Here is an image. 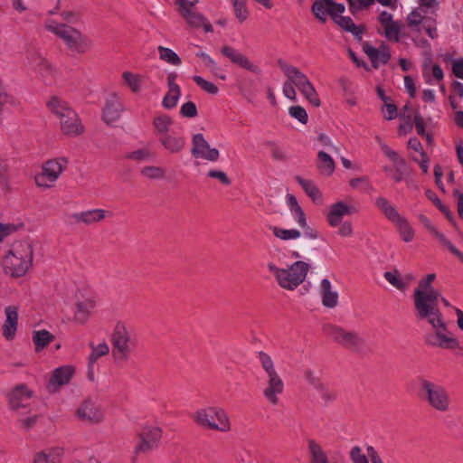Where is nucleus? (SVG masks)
I'll return each instance as SVG.
<instances>
[{"label": "nucleus", "mask_w": 463, "mask_h": 463, "mask_svg": "<svg viewBox=\"0 0 463 463\" xmlns=\"http://www.w3.org/2000/svg\"><path fill=\"white\" fill-rule=\"evenodd\" d=\"M436 279L434 273L428 274L420 279L418 287L413 291L415 316L419 320L427 321L433 328L432 333L426 334L425 344L432 347L443 349H457L458 340L449 331L442 313L439 308L441 294L432 286Z\"/></svg>", "instance_id": "f257e3e1"}, {"label": "nucleus", "mask_w": 463, "mask_h": 463, "mask_svg": "<svg viewBox=\"0 0 463 463\" xmlns=\"http://www.w3.org/2000/svg\"><path fill=\"white\" fill-rule=\"evenodd\" d=\"M33 246L28 241H17L12 245L8 253L3 259V268L5 274L13 278L24 276L33 264Z\"/></svg>", "instance_id": "f03ea898"}, {"label": "nucleus", "mask_w": 463, "mask_h": 463, "mask_svg": "<svg viewBox=\"0 0 463 463\" xmlns=\"http://www.w3.org/2000/svg\"><path fill=\"white\" fill-rule=\"evenodd\" d=\"M191 419L203 430L229 432L232 424L228 413L219 406H207L196 410Z\"/></svg>", "instance_id": "7ed1b4c3"}, {"label": "nucleus", "mask_w": 463, "mask_h": 463, "mask_svg": "<svg viewBox=\"0 0 463 463\" xmlns=\"http://www.w3.org/2000/svg\"><path fill=\"white\" fill-rule=\"evenodd\" d=\"M418 383L419 397L421 401L441 413H446L450 410L451 399L445 387L424 377H420Z\"/></svg>", "instance_id": "20e7f679"}, {"label": "nucleus", "mask_w": 463, "mask_h": 463, "mask_svg": "<svg viewBox=\"0 0 463 463\" xmlns=\"http://www.w3.org/2000/svg\"><path fill=\"white\" fill-rule=\"evenodd\" d=\"M46 27L49 31L62 39L67 48L72 52L84 54L89 52L92 46L90 39L80 31L71 26L52 21L46 24Z\"/></svg>", "instance_id": "39448f33"}, {"label": "nucleus", "mask_w": 463, "mask_h": 463, "mask_svg": "<svg viewBox=\"0 0 463 463\" xmlns=\"http://www.w3.org/2000/svg\"><path fill=\"white\" fill-rule=\"evenodd\" d=\"M259 359L266 373V386L263 389V395L269 403L276 406L279 402V396L284 392L283 380L277 372L272 358L268 354L260 352Z\"/></svg>", "instance_id": "423d86ee"}, {"label": "nucleus", "mask_w": 463, "mask_h": 463, "mask_svg": "<svg viewBox=\"0 0 463 463\" xmlns=\"http://www.w3.org/2000/svg\"><path fill=\"white\" fill-rule=\"evenodd\" d=\"M112 356L116 362H127L135 351L136 342L130 332L122 322H118L111 335Z\"/></svg>", "instance_id": "0eeeda50"}, {"label": "nucleus", "mask_w": 463, "mask_h": 463, "mask_svg": "<svg viewBox=\"0 0 463 463\" xmlns=\"http://www.w3.org/2000/svg\"><path fill=\"white\" fill-rule=\"evenodd\" d=\"M323 331L332 341L351 352L359 353L365 346V340L355 331L331 324L325 325Z\"/></svg>", "instance_id": "6e6552de"}, {"label": "nucleus", "mask_w": 463, "mask_h": 463, "mask_svg": "<svg viewBox=\"0 0 463 463\" xmlns=\"http://www.w3.org/2000/svg\"><path fill=\"white\" fill-rule=\"evenodd\" d=\"M26 65L35 71L46 84H52L55 81L57 70L38 50L34 48L27 50Z\"/></svg>", "instance_id": "1a4fd4ad"}, {"label": "nucleus", "mask_w": 463, "mask_h": 463, "mask_svg": "<svg viewBox=\"0 0 463 463\" xmlns=\"http://www.w3.org/2000/svg\"><path fill=\"white\" fill-rule=\"evenodd\" d=\"M68 160L59 157L46 161L42 172L35 175V184L39 187L51 188L53 186L61 174L67 168Z\"/></svg>", "instance_id": "9d476101"}, {"label": "nucleus", "mask_w": 463, "mask_h": 463, "mask_svg": "<svg viewBox=\"0 0 463 463\" xmlns=\"http://www.w3.org/2000/svg\"><path fill=\"white\" fill-rule=\"evenodd\" d=\"M309 265L302 260L294 262L288 269H282L278 278V284L285 289L293 290L306 279Z\"/></svg>", "instance_id": "9b49d317"}, {"label": "nucleus", "mask_w": 463, "mask_h": 463, "mask_svg": "<svg viewBox=\"0 0 463 463\" xmlns=\"http://www.w3.org/2000/svg\"><path fill=\"white\" fill-rule=\"evenodd\" d=\"M33 394V392L26 384H17L7 394L10 409L21 415L30 412Z\"/></svg>", "instance_id": "f8f14e48"}, {"label": "nucleus", "mask_w": 463, "mask_h": 463, "mask_svg": "<svg viewBox=\"0 0 463 463\" xmlns=\"http://www.w3.org/2000/svg\"><path fill=\"white\" fill-rule=\"evenodd\" d=\"M163 430L156 425H145L139 430L138 443L135 448L136 454H146L158 448L162 439Z\"/></svg>", "instance_id": "ddd939ff"}, {"label": "nucleus", "mask_w": 463, "mask_h": 463, "mask_svg": "<svg viewBox=\"0 0 463 463\" xmlns=\"http://www.w3.org/2000/svg\"><path fill=\"white\" fill-rule=\"evenodd\" d=\"M77 419L88 425L100 423L104 414L100 407L91 399H85L76 410Z\"/></svg>", "instance_id": "4468645a"}, {"label": "nucleus", "mask_w": 463, "mask_h": 463, "mask_svg": "<svg viewBox=\"0 0 463 463\" xmlns=\"http://www.w3.org/2000/svg\"><path fill=\"white\" fill-rule=\"evenodd\" d=\"M191 154L194 158H202L211 162H215L220 157L219 150L212 148L201 133L193 136Z\"/></svg>", "instance_id": "2eb2a0df"}, {"label": "nucleus", "mask_w": 463, "mask_h": 463, "mask_svg": "<svg viewBox=\"0 0 463 463\" xmlns=\"http://www.w3.org/2000/svg\"><path fill=\"white\" fill-rule=\"evenodd\" d=\"M197 3L198 0H175V4L178 6V13L193 27L202 26L205 20L204 16L195 10Z\"/></svg>", "instance_id": "dca6fc26"}, {"label": "nucleus", "mask_w": 463, "mask_h": 463, "mask_svg": "<svg viewBox=\"0 0 463 463\" xmlns=\"http://www.w3.org/2000/svg\"><path fill=\"white\" fill-rule=\"evenodd\" d=\"M221 53L228 58L232 63L247 70L252 73L260 74L261 72L260 68L253 63L245 54L240 52L230 45H224L221 49Z\"/></svg>", "instance_id": "f3484780"}, {"label": "nucleus", "mask_w": 463, "mask_h": 463, "mask_svg": "<svg viewBox=\"0 0 463 463\" xmlns=\"http://www.w3.org/2000/svg\"><path fill=\"white\" fill-rule=\"evenodd\" d=\"M124 111V105L117 93H111L106 99L103 109H102V119L103 121L110 125L121 117V113Z\"/></svg>", "instance_id": "a211bd4d"}, {"label": "nucleus", "mask_w": 463, "mask_h": 463, "mask_svg": "<svg viewBox=\"0 0 463 463\" xmlns=\"http://www.w3.org/2000/svg\"><path fill=\"white\" fill-rule=\"evenodd\" d=\"M278 65L287 79H288V80H290V82L297 87L299 91L305 87H308L311 83L308 78L298 68L280 59L278 61Z\"/></svg>", "instance_id": "6ab92c4d"}, {"label": "nucleus", "mask_w": 463, "mask_h": 463, "mask_svg": "<svg viewBox=\"0 0 463 463\" xmlns=\"http://www.w3.org/2000/svg\"><path fill=\"white\" fill-rule=\"evenodd\" d=\"M74 374V368L71 365H64L56 368L47 383V389L50 392H55L62 385L70 383Z\"/></svg>", "instance_id": "aec40b11"}, {"label": "nucleus", "mask_w": 463, "mask_h": 463, "mask_svg": "<svg viewBox=\"0 0 463 463\" xmlns=\"http://www.w3.org/2000/svg\"><path fill=\"white\" fill-rule=\"evenodd\" d=\"M60 127L66 136L76 137L84 132V127L75 111H69L64 118H61Z\"/></svg>", "instance_id": "412c9836"}, {"label": "nucleus", "mask_w": 463, "mask_h": 463, "mask_svg": "<svg viewBox=\"0 0 463 463\" xmlns=\"http://www.w3.org/2000/svg\"><path fill=\"white\" fill-rule=\"evenodd\" d=\"M355 212L354 207L347 205L344 202H337L331 205L326 220L331 227H336L341 224L344 216L350 215Z\"/></svg>", "instance_id": "4be33fe9"}, {"label": "nucleus", "mask_w": 463, "mask_h": 463, "mask_svg": "<svg viewBox=\"0 0 463 463\" xmlns=\"http://www.w3.org/2000/svg\"><path fill=\"white\" fill-rule=\"evenodd\" d=\"M5 320L3 325V335L6 340H13L18 326V307L8 306L5 308Z\"/></svg>", "instance_id": "5701e85b"}, {"label": "nucleus", "mask_w": 463, "mask_h": 463, "mask_svg": "<svg viewBox=\"0 0 463 463\" xmlns=\"http://www.w3.org/2000/svg\"><path fill=\"white\" fill-rule=\"evenodd\" d=\"M161 146L171 154H180L185 147V137L175 131L164 136L158 139Z\"/></svg>", "instance_id": "b1692460"}, {"label": "nucleus", "mask_w": 463, "mask_h": 463, "mask_svg": "<svg viewBox=\"0 0 463 463\" xmlns=\"http://www.w3.org/2000/svg\"><path fill=\"white\" fill-rule=\"evenodd\" d=\"M107 215L111 216L112 213L103 209H93L74 213L72 218L77 223L91 225L102 222Z\"/></svg>", "instance_id": "393cba45"}, {"label": "nucleus", "mask_w": 463, "mask_h": 463, "mask_svg": "<svg viewBox=\"0 0 463 463\" xmlns=\"http://www.w3.org/2000/svg\"><path fill=\"white\" fill-rule=\"evenodd\" d=\"M320 295L322 304L329 308H334L338 303V294L332 290L331 282L327 279H324L320 284Z\"/></svg>", "instance_id": "a878e982"}, {"label": "nucleus", "mask_w": 463, "mask_h": 463, "mask_svg": "<svg viewBox=\"0 0 463 463\" xmlns=\"http://www.w3.org/2000/svg\"><path fill=\"white\" fill-rule=\"evenodd\" d=\"M62 450L59 448H49L36 452L33 463H61Z\"/></svg>", "instance_id": "bb28decb"}, {"label": "nucleus", "mask_w": 463, "mask_h": 463, "mask_svg": "<svg viewBox=\"0 0 463 463\" xmlns=\"http://www.w3.org/2000/svg\"><path fill=\"white\" fill-rule=\"evenodd\" d=\"M173 123V118L166 114H159L154 118L152 124L157 139L172 132Z\"/></svg>", "instance_id": "cd10ccee"}, {"label": "nucleus", "mask_w": 463, "mask_h": 463, "mask_svg": "<svg viewBox=\"0 0 463 463\" xmlns=\"http://www.w3.org/2000/svg\"><path fill=\"white\" fill-rule=\"evenodd\" d=\"M317 167L320 175L330 176L335 172V164L334 159L327 153L319 151L317 154Z\"/></svg>", "instance_id": "c85d7f7f"}, {"label": "nucleus", "mask_w": 463, "mask_h": 463, "mask_svg": "<svg viewBox=\"0 0 463 463\" xmlns=\"http://www.w3.org/2000/svg\"><path fill=\"white\" fill-rule=\"evenodd\" d=\"M296 181L304 189L306 194L312 199L313 202H322V194L318 187L311 180H307L298 175L296 176Z\"/></svg>", "instance_id": "c756f323"}, {"label": "nucleus", "mask_w": 463, "mask_h": 463, "mask_svg": "<svg viewBox=\"0 0 463 463\" xmlns=\"http://www.w3.org/2000/svg\"><path fill=\"white\" fill-rule=\"evenodd\" d=\"M55 339V336L48 330L42 329L33 332V342L35 345V351L39 352L43 350Z\"/></svg>", "instance_id": "7c9ffc66"}, {"label": "nucleus", "mask_w": 463, "mask_h": 463, "mask_svg": "<svg viewBox=\"0 0 463 463\" xmlns=\"http://www.w3.org/2000/svg\"><path fill=\"white\" fill-rule=\"evenodd\" d=\"M47 105L50 110L59 118V120L64 118L69 111H74L66 101L58 97H52Z\"/></svg>", "instance_id": "2f4dec72"}, {"label": "nucleus", "mask_w": 463, "mask_h": 463, "mask_svg": "<svg viewBox=\"0 0 463 463\" xmlns=\"http://www.w3.org/2000/svg\"><path fill=\"white\" fill-rule=\"evenodd\" d=\"M94 307V303L90 300L76 303V311L74 314V320L79 324L87 322L90 317V310Z\"/></svg>", "instance_id": "473e14b6"}, {"label": "nucleus", "mask_w": 463, "mask_h": 463, "mask_svg": "<svg viewBox=\"0 0 463 463\" xmlns=\"http://www.w3.org/2000/svg\"><path fill=\"white\" fill-rule=\"evenodd\" d=\"M344 30L350 32L358 40H362V34L364 33V26H357L353 20L348 16H339L335 21Z\"/></svg>", "instance_id": "72a5a7b5"}, {"label": "nucleus", "mask_w": 463, "mask_h": 463, "mask_svg": "<svg viewBox=\"0 0 463 463\" xmlns=\"http://www.w3.org/2000/svg\"><path fill=\"white\" fill-rule=\"evenodd\" d=\"M308 449L311 454V463H328L326 452L315 440L308 441Z\"/></svg>", "instance_id": "f704fd0d"}, {"label": "nucleus", "mask_w": 463, "mask_h": 463, "mask_svg": "<svg viewBox=\"0 0 463 463\" xmlns=\"http://www.w3.org/2000/svg\"><path fill=\"white\" fill-rule=\"evenodd\" d=\"M160 60L174 66L182 64L181 58L170 48L158 46L157 48Z\"/></svg>", "instance_id": "c9c22d12"}, {"label": "nucleus", "mask_w": 463, "mask_h": 463, "mask_svg": "<svg viewBox=\"0 0 463 463\" xmlns=\"http://www.w3.org/2000/svg\"><path fill=\"white\" fill-rule=\"evenodd\" d=\"M181 96V89L172 88L168 89L167 93L163 99L162 105L166 109H174L178 102Z\"/></svg>", "instance_id": "e433bc0d"}, {"label": "nucleus", "mask_w": 463, "mask_h": 463, "mask_svg": "<svg viewBox=\"0 0 463 463\" xmlns=\"http://www.w3.org/2000/svg\"><path fill=\"white\" fill-rule=\"evenodd\" d=\"M384 279L394 288L401 291L406 290V283H403V279L398 269L392 271H386L383 274Z\"/></svg>", "instance_id": "4c0bfd02"}, {"label": "nucleus", "mask_w": 463, "mask_h": 463, "mask_svg": "<svg viewBox=\"0 0 463 463\" xmlns=\"http://www.w3.org/2000/svg\"><path fill=\"white\" fill-rule=\"evenodd\" d=\"M271 230L274 236L282 241L296 240L301 236V232L296 229L287 230L274 226Z\"/></svg>", "instance_id": "58836bf2"}, {"label": "nucleus", "mask_w": 463, "mask_h": 463, "mask_svg": "<svg viewBox=\"0 0 463 463\" xmlns=\"http://www.w3.org/2000/svg\"><path fill=\"white\" fill-rule=\"evenodd\" d=\"M91 353L89 356V364L90 366L98 361L101 356L107 355L109 353V347L106 343L99 344L96 346L90 344Z\"/></svg>", "instance_id": "ea45409f"}, {"label": "nucleus", "mask_w": 463, "mask_h": 463, "mask_svg": "<svg viewBox=\"0 0 463 463\" xmlns=\"http://www.w3.org/2000/svg\"><path fill=\"white\" fill-rule=\"evenodd\" d=\"M317 390L319 392V396L325 405L332 403L337 399V392L325 383L319 385Z\"/></svg>", "instance_id": "a19ab883"}, {"label": "nucleus", "mask_w": 463, "mask_h": 463, "mask_svg": "<svg viewBox=\"0 0 463 463\" xmlns=\"http://www.w3.org/2000/svg\"><path fill=\"white\" fill-rule=\"evenodd\" d=\"M122 78L134 93L140 90L142 83V77L140 75L134 74L130 71H125L122 74Z\"/></svg>", "instance_id": "79ce46f5"}, {"label": "nucleus", "mask_w": 463, "mask_h": 463, "mask_svg": "<svg viewBox=\"0 0 463 463\" xmlns=\"http://www.w3.org/2000/svg\"><path fill=\"white\" fill-rule=\"evenodd\" d=\"M376 141L380 145V147L383 154L393 163H398L400 165H405L406 162L403 158L400 157L399 155L392 149H391L385 143L383 142L379 136L375 137Z\"/></svg>", "instance_id": "37998d69"}, {"label": "nucleus", "mask_w": 463, "mask_h": 463, "mask_svg": "<svg viewBox=\"0 0 463 463\" xmlns=\"http://www.w3.org/2000/svg\"><path fill=\"white\" fill-rule=\"evenodd\" d=\"M384 27V35L387 39L394 42H399L400 40V32L402 28L403 27V24L402 22H393L392 24H389Z\"/></svg>", "instance_id": "c03bdc74"}, {"label": "nucleus", "mask_w": 463, "mask_h": 463, "mask_svg": "<svg viewBox=\"0 0 463 463\" xmlns=\"http://www.w3.org/2000/svg\"><path fill=\"white\" fill-rule=\"evenodd\" d=\"M236 18L240 23H243L249 17V11L246 7L247 0H231Z\"/></svg>", "instance_id": "a18cd8bd"}, {"label": "nucleus", "mask_w": 463, "mask_h": 463, "mask_svg": "<svg viewBox=\"0 0 463 463\" xmlns=\"http://www.w3.org/2000/svg\"><path fill=\"white\" fill-rule=\"evenodd\" d=\"M303 231L304 240L299 242L301 250H307L310 248V244L306 242L305 240L315 241L319 237V232L314 228L307 226L301 227Z\"/></svg>", "instance_id": "49530a36"}, {"label": "nucleus", "mask_w": 463, "mask_h": 463, "mask_svg": "<svg viewBox=\"0 0 463 463\" xmlns=\"http://www.w3.org/2000/svg\"><path fill=\"white\" fill-rule=\"evenodd\" d=\"M328 8L329 5L325 3L324 1H316L312 5V12L314 15L320 20L321 22L325 23L326 21V16L328 14Z\"/></svg>", "instance_id": "de8ad7c7"}, {"label": "nucleus", "mask_w": 463, "mask_h": 463, "mask_svg": "<svg viewBox=\"0 0 463 463\" xmlns=\"http://www.w3.org/2000/svg\"><path fill=\"white\" fill-rule=\"evenodd\" d=\"M302 95L316 108L320 107L321 101L317 95V92L312 83L308 87H305L300 90Z\"/></svg>", "instance_id": "09e8293b"}, {"label": "nucleus", "mask_w": 463, "mask_h": 463, "mask_svg": "<svg viewBox=\"0 0 463 463\" xmlns=\"http://www.w3.org/2000/svg\"><path fill=\"white\" fill-rule=\"evenodd\" d=\"M193 80L205 92L209 93V94H212V95H215L218 93L219 91V89L218 87L213 84V82L211 81H208L206 80H204L203 77L201 76H194L193 77Z\"/></svg>", "instance_id": "8fccbe9b"}, {"label": "nucleus", "mask_w": 463, "mask_h": 463, "mask_svg": "<svg viewBox=\"0 0 463 463\" xmlns=\"http://www.w3.org/2000/svg\"><path fill=\"white\" fill-rule=\"evenodd\" d=\"M140 172L142 175L149 179H161L165 176V170L160 166H145Z\"/></svg>", "instance_id": "3c124183"}, {"label": "nucleus", "mask_w": 463, "mask_h": 463, "mask_svg": "<svg viewBox=\"0 0 463 463\" xmlns=\"http://www.w3.org/2000/svg\"><path fill=\"white\" fill-rule=\"evenodd\" d=\"M395 224L397 225L401 236L404 241L409 242L413 239L414 233L408 222L404 218H402Z\"/></svg>", "instance_id": "603ef678"}, {"label": "nucleus", "mask_w": 463, "mask_h": 463, "mask_svg": "<svg viewBox=\"0 0 463 463\" xmlns=\"http://www.w3.org/2000/svg\"><path fill=\"white\" fill-rule=\"evenodd\" d=\"M288 114L298 119L302 124H307L308 116L306 109L301 106H292L288 109Z\"/></svg>", "instance_id": "864d4df0"}, {"label": "nucleus", "mask_w": 463, "mask_h": 463, "mask_svg": "<svg viewBox=\"0 0 463 463\" xmlns=\"http://www.w3.org/2000/svg\"><path fill=\"white\" fill-rule=\"evenodd\" d=\"M375 0H347L352 14H355L359 10L366 9L373 5Z\"/></svg>", "instance_id": "5fc2aeb1"}, {"label": "nucleus", "mask_w": 463, "mask_h": 463, "mask_svg": "<svg viewBox=\"0 0 463 463\" xmlns=\"http://www.w3.org/2000/svg\"><path fill=\"white\" fill-rule=\"evenodd\" d=\"M350 459L353 463H369L368 457L363 453L359 446H354L351 449Z\"/></svg>", "instance_id": "6e6d98bb"}, {"label": "nucleus", "mask_w": 463, "mask_h": 463, "mask_svg": "<svg viewBox=\"0 0 463 463\" xmlns=\"http://www.w3.org/2000/svg\"><path fill=\"white\" fill-rule=\"evenodd\" d=\"M180 114L184 118H195L198 114L197 108L194 102L187 101L181 106Z\"/></svg>", "instance_id": "4d7b16f0"}, {"label": "nucleus", "mask_w": 463, "mask_h": 463, "mask_svg": "<svg viewBox=\"0 0 463 463\" xmlns=\"http://www.w3.org/2000/svg\"><path fill=\"white\" fill-rule=\"evenodd\" d=\"M152 156L147 149H138L126 155V158L136 161H146Z\"/></svg>", "instance_id": "13d9d810"}, {"label": "nucleus", "mask_w": 463, "mask_h": 463, "mask_svg": "<svg viewBox=\"0 0 463 463\" xmlns=\"http://www.w3.org/2000/svg\"><path fill=\"white\" fill-rule=\"evenodd\" d=\"M329 5L328 14L332 17V19L335 22L339 18V14L345 12V5L343 4H338L332 0L327 4Z\"/></svg>", "instance_id": "bf43d9fd"}, {"label": "nucleus", "mask_w": 463, "mask_h": 463, "mask_svg": "<svg viewBox=\"0 0 463 463\" xmlns=\"http://www.w3.org/2000/svg\"><path fill=\"white\" fill-rule=\"evenodd\" d=\"M267 145L270 147L271 156L275 160L285 161L287 159L286 153L276 143L268 142Z\"/></svg>", "instance_id": "052dcab7"}, {"label": "nucleus", "mask_w": 463, "mask_h": 463, "mask_svg": "<svg viewBox=\"0 0 463 463\" xmlns=\"http://www.w3.org/2000/svg\"><path fill=\"white\" fill-rule=\"evenodd\" d=\"M391 59V53L389 48L383 44L378 50L377 54V68L379 67V64H386L389 60Z\"/></svg>", "instance_id": "680f3d73"}, {"label": "nucleus", "mask_w": 463, "mask_h": 463, "mask_svg": "<svg viewBox=\"0 0 463 463\" xmlns=\"http://www.w3.org/2000/svg\"><path fill=\"white\" fill-rule=\"evenodd\" d=\"M207 175L211 178L218 179L222 184L230 185L232 181L223 171L220 170H210Z\"/></svg>", "instance_id": "e2e57ef3"}, {"label": "nucleus", "mask_w": 463, "mask_h": 463, "mask_svg": "<svg viewBox=\"0 0 463 463\" xmlns=\"http://www.w3.org/2000/svg\"><path fill=\"white\" fill-rule=\"evenodd\" d=\"M363 49L364 52L367 54V56L370 58L373 68L377 69V54L379 49L368 43H364Z\"/></svg>", "instance_id": "0e129e2a"}, {"label": "nucleus", "mask_w": 463, "mask_h": 463, "mask_svg": "<svg viewBox=\"0 0 463 463\" xmlns=\"http://www.w3.org/2000/svg\"><path fill=\"white\" fill-rule=\"evenodd\" d=\"M304 377L306 381L313 385L316 389L319 387L323 383L320 381V379L316 375L315 372L311 369H306L304 371Z\"/></svg>", "instance_id": "69168bd1"}, {"label": "nucleus", "mask_w": 463, "mask_h": 463, "mask_svg": "<svg viewBox=\"0 0 463 463\" xmlns=\"http://www.w3.org/2000/svg\"><path fill=\"white\" fill-rule=\"evenodd\" d=\"M294 87L295 86L290 82V80H288V79L283 83V94L291 100L297 99V92Z\"/></svg>", "instance_id": "338daca9"}, {"label": "nucleus", "mask_w": 463, "mask_h": 463, "mask_svg": "<svg viewBox=\"0 0 463 463\" xmlns=\"http://www.w3.org/2000/svg\"><path fill=\"white\" fill-rule=\"evenodd\" d=\"M38 415L33 414L29 417L20 419L19 423L22 428H24L26 430H29L35 426V424L38 421Z\"/></svg>", "instance_id": "774afa93"}]
</instances>
